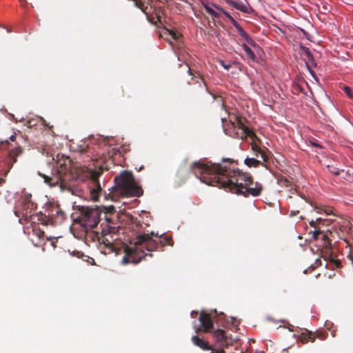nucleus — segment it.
<instances>
[{
  "mask_svg": "<svg viewBox=\"0 0 353 353\" xmlns=\"http://www.w3.org/2000/svg\"><path fill=\"white\" fill-rule=\"evenodd\" d=\"M191 172L208 185L222 188L239 195L252 177L250 173L239 168H232L219 163H206L202 160L194 161L190 165Z\"/></svg>",
  "mask_w": 353,
  "mask_h": 353,
  "instance_id": "nucleus-1",
  "label": "nucleus"
},
{
  "mask_svg": "<svg viewBox=\"0 0 353 353\" xmlns=\"http://www.w3.org/2000/svg\"><path fill=\"white\" fill-rule=\"evenodd\" d=\"M57 163L56 174L52 176L39 173L46 183L52 187L59 185L61 189L70 190L72 188L71 182L73 180L84 181L86 179H90L92 199L94 201L98 199L99 192L102 190L99 181L100 172L85 167L72 165L68 157L62 156L61 159H59Z\"/></svg>",
  "mask_w": 353,
  "mask_h": 353,
  "instance_id": "nucleus-2",
  "label": "nucleus"
},
{
  "mask_svg": "<svg viewBox=\"0 0 353 353\" xmlns=\"http://www.w3.org/2000/svg\"><path fill=\"white\" fill-rule=\"evenodd\" d=\"M172 245L173 241L171 236H159L154 232L150 234H139L134 239V243H131V245L125 244L123 245L125 256L123 257L122 262L124 264L130 262L137 264L146 256L152 257L151 252L159 248Z\"/></svg>",
  "mask_w": 353,
  "mask_h": 353,
  "instance_id": "nucleus-3",
  "label": "nucleus"
},
{
  "mask_svg": "<svg viewBox=\"0 0 353 353\" xmlns=\"http://www.w3.org/2000/svg\"><path fill=\"white\" fill-rule=\"evenodd\" d=\"M246 120L244 118L240 117H235L234 120L232 121V125L234 127L235 131V137L241 139H245L247 137H250L252 140L251 143L252 150L254 152L256 157H261L264 162H267L268 157L265 152L262 150L255 142L256 140L259 141L258 137L249 128L245 125Z\"/></svg>",
  "mask_w": 353,
  "mask_h": 353,
  "instance_id": "nucleus-4",
  "label": "nucleus"
},
{
  "mask_svg": "<svg viewBox=\"0 0 353 353\" xmlns=\"http://www.w3.org/2000/svg\"><path fill=\"white\" fill-rule=\"evenodd\" d=\"M116 187L119 192L126 196H141L143 190L136 183L133 175L124 171L114 178Z\"/></svg>",
  "mask_w": 353,
  "mask_h": 353,
  "instance_id": "nucleus-5",
  "label": "nucleus"
},
{
  "mask_svg": "<svg viewBox=\"0 0 353 353\" xmlns=\"http://www.w3.org/2000/svg\"><path fill=\"white\" fill-rule=\"evenodd\" d=\"M101 211L99 208H83L79 221L85 230L97 226L101 220Z\"/></svg>",
  "mask_w": 353,
  "mask_h": 353,
  "instance_id": "nucleus-6",
  "label": "nucleus"
},
{
  "mask_svg": "<svg viewBox=\"0 0 353 353\" xmlns=\"http://www.w3.org/2000/svg\"><path fill=\"white\" fill-rule=\"evenodd\" d=\"M185 66L188 68V72L190 75L192 76L191 78L192 81H195L194 83L198 84V86L199 88V91H195V94L197 96H201L203 94H210L213 99H221L220 97L216 95L215 94L212 93L208 88V86L205 82V81L203 79L202 75L199 72H195L197 75H196L194 73L192 72L190 67L185 64Z\"/></svg>",
  "mask_w": 353,
  "mask_h": 353,
  "instance_id": "nucleus-7",
  "label": "nucleus"
},
{
  "mask_svg": "<svg viewBox=\"0 0 353 353\" xmlns=\"http://www.w3.org/2000/svg\"><path fill=\"white\" fill-rule=\"evenodd\" d=\"M263 190V187L262 184L258 181H254L253 177H252L250 181L248 182V185H245L244 187L243 192L240 193L239 195H242L245 197L249 196L255 197L261 195Z\"/></svg>",
  "mask_w": 353,
  "mask_h": 353,
  "instance_id": "nucleus-8",
  "label": "nucleus"
},
{
  "mask_svg": "<svg viewBox=\"0 0 353 353\" xmlns=\"http://www.w3.org/2000/svg\"><path fill=\"white\" fill-rule=\"evenodd\" d=\"M322 221V218H317L314 221L312 220L311 221H310V226L314 228V230L313 232H311L310 233L312 234V237L315 240L317 239L320 235H321V239L324 242L323 246L325 248H328L331 245V243L328 239V236L325 233L319 230V222Z\"/></svg>",
  "mask_w": 353,
  "mask_h": 353,
  "instance_id": "nucleus-9",
  "label": "nucleus"
},
{
  "mask_svg": "<svg viewBox=\"0 0 353 353\" xmlns=\"http://www.w3.org/2000/svg\"><path fill=\"white\" fill-rule=\"evenodd\" d=\"M322 221V218H317L314 221L312 220L311 221H310V226L314 228V230L313 232H311L310 233L312 234V237L315 240L317 239L320 235H321V239L324 242L323 246L325 248H328L331 245V243L328 239V236L325 233L319 230V222Z\"/></svg>",
  "mask_w": 353,
  "mask_h": 353,
  "instance_id": "nucleus-10",
  "label": "nucleus"
},
{
  "mask_svg": "<svg viewBox=\"0 0 353 353\" xmlns=\"http://www.w3.org/2000/svg\"><path fill=\"white\" fill-rule=\"evenodd\" d=\"M216 342V346L227 348L233 343V339L228 336L225 330L219 329L211 332Z\"/></svg>",
  "mask_w": 353,
  "mask_h": 353,
  "instance_id": "nucleus-11",
  "label": "nucleus"
},
{
  "mask_svg": "<svg viewBox=\"0 0 353 353\" xmlns=\"http://www.w3.org/2000/svg\"><path fill=\"white\" fill-rule=\"evenodd\" d=\"M199 321L205 332H211L214 326L212 320L209 314L204 311L201 312Z\"/></svg>",
  "mask_w": 353,
  "mask_h": 353,
  "instance_id": "nucleus-12",
  "label": "nucleus"
},
{
  "mask_svg": "<svg viewBox=\"0 0 353 353\" xmlns=\"http://www.w3.org/2000/svg\"><path fill=\"white\" fill-rule=\"evenodd\" d=\"M23 152V149L21 146L18 145L15 147L14 149L10 150L8 154V165L9 168H12L13 164L17 161V158L19 155H20Z\"/></svg>",
  "mask_w": 353,
  "mask_h": 353,
  "instance_id": "nucleus-13",
  "label": "nucleus"
},
{
  "mask_svg": "<svg viewBox=\"0 0 353 353\" xmlns=\"http://www.w3.org/2000/svg\"><path fill=\"white\" fill-rule=\"evenodd\" d=\"M192 341L193 344L203 350H209L212 349V345L208 343V341H205L202 338H199L198 336H192Z\"/></svg>",
  "mask_w": 353,
  "mask_h": 353,
  "instance_id": "nucleus-14",
  "label": "nucleus"
},
{
  "mask_svg": "<svg viewBox=\"0 0 353 353\" xmlns=\"http://www.w3.org/2000/svg\"><path fill=\"white\" fill-rule=\"evenodd\" d=\"M237 32L246 41V42L252 46L255 47L256 46L254 41L250 37V35L241 28V26L239 25L236 28Z\"/></svg>",
  "mask_w": 353,
  "mask_h": 353,
  "instance_id": "nucleus-15",
  "label": "nucleus"
},
{
  "mask_svg": "<svg viewBox=\"0 0 353 353\" xmlns=\"http://www.w3.org/2000/svg\"><path fill=\"white\" fill-rule=\"evenodd\" d=\"M225 1L227 4L234 8L238 10H240L245 13L248 12L247 7L245 5L242 4L241 3L239 2L238 0H225Z\"/></svg>",
  "mask_w": 353,
  "mask_h": 353,
  "instance_id": "nucleus-16",
  "label": "nucleus"
},
{
  "mask_svg": "<svg viewBox=\"0 0 353 353\" xmlns=\"http://www.w3.org/2000/svg\"><path fill=\"white\" fill-rule=\"evenodd\" d=\"M244 163L248 166V167H254V168H256L259 165H262V166H264V163H261V161L259 160H257L254 158H249V157H247L245 160H244Z\"/></svg>",
  "mask_w": 353,
  "mask_h": 353,
  "instance_id": "nucleus-17",
  "label": "nucleus"
},
{
  "mask_svg": "<svg viewBox=\"0 0 353 353\" xmlns=\"http://www.w3.org/2000/svg\"><path fill=\"white\" fill-rule=\"evenodd\" d=\"M50 216L52 218L57 217L60 221L65 219L64 212L59 208L52 209L50 212Z\"/></svg>",
  "mask_w": 353,
  "mask_h": 353,
  "instance_id": "nucleus-18",
  "label": "nucleus"
},
{
  "mask_svg": "<svg viewBox=\"0 0 353 353\" xmlns=\"http://www.w3.org/2000/svg\"><path fill=\"white\" fill-rule=\"evenodd\" d=\"M242 48H243L245 52L246 53L247 57L252 61L256 60V56L252 49L245 43L242 44Z\"/></svg>",
  "mask_w": 353,
  "mask_h": 353,
  "instance_id": "nucleus-19",
  "label": "nucleus"
},
{
  "mask_svg": "<svg viewBox=\"0 0 353 353\" xmlns=\"http://www.w3.org/2000/svg\"><path fill=\"white\" fill-rule=\"evenodd\" d=\"M215 8L221 11L225 16L230 20L231 23L235 27V28L239 26V23L227 12L224 11L222 8L215 6Z\"/></svg>",
  "mask_w": 353,
  "mask_h": 353,
  "instance_id": "nucleus-20",
  "label": "nucleus"
},
{
  "mask_svg": "<svg viewBox=\"0 0 353 353\" xmlns=\"http://www.w3.org/2000/svg\"><path fill=\"white\" fill-rule=\"evenodd\" d=\"M301 50L302 53L306 56L308 61H310V62L313 61L314 59H313L312 54L308 48L301 46Z\"/></svg>",
  "mask_w": 353,
  "mask_h": 353,
  "instance_id": "nucleus-21",
  "label": "nucleus"
},
{
  "mask_svg": "<svg viewBox=\"0 0 353 353\" xmlns=\"http://www.w3.org/2000/svg\"><path fill=\"white\" fill-rule=\"evenodd\" d=\"M24 205L28 209H34L36 208V205L31 201V196H26L23 199Z\"/></svg>",
  "mask_w": 353,
  "mask_h": 353,
  "instance_id": "nucleus-22",
  "label": "nucleus"
},
{
  "mask_svg": "<svg viewBox=\"0 0 353 353\" xmlns=\"http://www.w3.org/2000/svg\"><path fill=\"white\" fill-rule=\"evenodd\" d=\"M203 7H204L205 11L208 14H210L212 17L219 18V17H220L219 14L218 12H216V11H214L212 7H210V6H208L207 4H204Z\"/></svg>",
  "mask_w": 353,
  "mask_h": 353,
  "instance_id": "nucleus-23",
  "label": "nucleus"
},
{
  "mask_svg": "<svg viewBox=\"0 0 353 353\" xmlns=\"http://www.w3.org/2000/svg\"><path fill=\"white\" fill-rule=\"evenodd\" d=\"M102 243L105 245L106 248H110L112 251H115L116 249L114 244L109 241L107 239H103Z\"/></svg>",
  "mask_w": 353,
  "mask_h": 353,
  "instance_id": "nucleus-24",
  "label": "nucleus"
},
{
  "mask_svg": "<svg viewBox=\"0 0 353 353\" xmlns=\"http://www.w3.org/2000/svg\"><path fill=\"white\" fill-rule=\"evenodd\" d=\"M109 154H110V156L113 157L114 156H117V154L121 155V152L117 148H112L110 150Z\"/></svg>",
  "mask_w": 353,
  "mask_h": 353,
  "instance_id": "nucleus-25",
  "label": "nucleus"
},
{
  "mask_svg": "<svg viewBox=\"0 0 353 353\" xmlns=\"http://www.w3.org/2000/svg\"><path fill=\"white\" fill-rule=\"evenodd\" d=\"M216 347H217V348L215 349L212 345V349L210 350H211L210 353H225L224 347H221L220 346H216Z\"/></svg>",
  "mask_w": 353,
  "mask_h": 353,
  "instance_id": "nucleus-26",
  "label": "nucleus"
},
{
  "mask_svg": "<svg viewBox=\"0 0 353 353\" xmlns=\"http://www.w3.org/2000/svg\"><path fill=\"white\" fill-rule=\"evenodd\" d=\"M344 92H345V94L351 99L353 98V95H352V89L348 87V86H345L344 87Z\"/></svg>",
  "mask_w": 353,
  "mask_h": 353,
  "instance_id": "nucleus-27",
  "label": "nucleus"
},
{
  "mask_svg": "<svg viewBox=\"0 0 353 353\" xmlns=\"http://www.w3.org/2000/svg\"><path fill=\"white\" fill-rule=\"evenodd\" d=\"M106 212L104 213H107L108 214H112L115 212V208L113 205H110L108 208H105Z\"/></svg>",
  "mask_w": 353,
  "mask_h": 353,
  "instance_id": "nucleus-28",
  "label": "nucleus"
},
{
  "mask_svg": "<svg viewBox=\"0 0 353 353\" xmlns=\"http://www.w3.org/2000/svg\"><path fill=\"white\" fill-rule=\"evenodd\" d=\"M323 211L326 214H331L332 213V210L330 207H325L323 209H321V212ZM320 212V211H319Z\"/></svg>",
  "mask_w": 353,
  "mask_h": 353,
  "instance_id": "nucleus-29",
  "label": "nucleus"
},
{
  "mask_svg": "<svg viewBox=\"0 0 353 353\" xmlns=\"http://www.w3.org/2000/svg\"><path fill=\"white\" fill-rule=\"evenodd\" d=\"M330 223V220L329 219H323L322 222H319V230H321V225H328Z\"/></svg>",
  "mask_w": 353,
  "mask_h": 353,
  "instance_id": "nucleus-30",
  "label": "nucleus"
},
{
  "mask_svg": "<svg viewBox=\"0 0 353 353\" xmlns=\"http://www.w3.org/2000/svg\"><path fill=\"white\" fill-rule=\"evenodd\" d=\"M109 215L110 214H108L107 213H104V219L108 223H110L112 222L111 218L109 216Z\"/></svg>",
  "mask_w": 353,
  "mask_h": 353,
  "instance_id": "nucleus-31",
  "label": "nucleus"
},
{
  "mask_svg": "<svg viewBox=\"0 0 353 353\" xmlns=\"http://www.w3.org/2000/svg\"><path fill=\"white\" fill-rule=\"evenodd\" d=\"M353 264V248L350 250V252L347 256Z\"/></svg>",
  "mask_w": 353,
  "mask_h": 353,
  "instance_id": "nucleus-32",
  "label": "nucleus"
},
{
  "mask_svg": "<svg viewBox=\"0 0 353 353\" xmlns=\"http://www.w3.org/2000/svg\"><path fill=\"white\" fill-rule=\"evenodd\" d=\"M321 265V260L320 259H317L315 262V265H312V270H314L316 267L319 266Z\"/></svg>",
  "mask_w": 353,
  "mask_h": 353,
  "instance_id": "nucleus-33",
  "label": "nucleus"
},
{
  "mask_svg": "<svg viewBox=\"0 0 353 353\" xmlns=\"http://www.w3.org/2000/svg\"><path fill=\"white\" fill-rule=\"evenodd\" d=\"M221 65L226 70H228L231 67L230 64H225L223 61H221Z\"/></svg>",
  "mask_w": 353,
  "mask_h": 353,
  "instance_id": "nucleus-34",
  "label": "nucleus"
},
{
  "mask_svg": "<svg viewBox=\"0 0 353 353\" xmlns=\"http://www.w3.org/2000/svg\"><path fill=\"white\" fill-rule=\"evenodd\" d=\"M222 161L223 162H228V163H230V164L234 163V161H233L232 159H222Z\"/></svg>",
  "mask_w": 353,
  "mask_h": 353,
  "instance_id": "nucleus-35",
  "label": "nucleus"
},
{
  "mask_svg": "<svg viewBox=\"0 0 353 353\" xmlns=\"http://www.w3.org/2000/svg\"><path fill=\"white\" fill-rule=\"evenodd\" d=\"M16 139V134H13L10 137V140L12 141H14Z\"/></svg>",
  "mask_w": 353,
  "mask_h": 353,
  "instance_id": "nucleus-36",
  "label": "nucleus"
},
{
  "mask_svg": "<svg viewBox=\"0 0 353 353\" xmlns=\"http://www.w3.org/2000/svg\"><path fill=\"white\" fill-rule=\"evenodd\" d=\"M335 264H336V266L337 268H340L341 266V262L339 261H338V260L335 261Z\"/></svg>",
  "mask_w": 353,
  "mask_h": 353,
  "instance_id": "nucleus-37",
  "label": "nucleus"
},
{
  "mask_svg": "<svg viewBox=\"0 0 353 353\" xmlns=\"http://www.w3.org/2000/svg\"><path fill=\"white\" fill-rule=\"evenodd\" d=\"M332 172H333L335 175H339L340 174L339 171H336V170H331Z\"/></svg>",
  "mask_w": 353,
  "mask_h": 353,
  "instance_id": "nucleus-38",
  "label": "nucleus"
},
{
  "mask_svg": "<svg viewBox=\"0 0 353 353\" xmlns=\"http://www.w3.org/2000/svg\"><path fill=\"white\" fill-rule=\"evenodd\" d=\"M109 232H110L109 230H105L103 228L102 229V233L103 234H105V233Z\"/></svg>",
  "mask_w": 353,
  "mask_h": 353,
  "instance_id": "nucleus-39",
  "label": "nucleus"
},
{
  "mask_svg": "<svg viewBox=\"0 0 353 353\" xmlns=\"http://www.w3.org/2000/svg\"><path fill=\"white\" fill-rule=\"evenodd\" d=\"M197 313H198L197 312L192 311L191 313V315L192 317H194V315L196 314Z\"/></svg>",
  "mask_w": 353,
  "mask_h": 353,
  "instance_id": "nucleus-40",
  "label": "nucleus"
},
{
  "mask_svg": "<svg viewBox=\"0 0 353 353\" xmlns=\"http://www.w3.org/2000/svg\"><path fill=\"white\" fill-rule=\"evenodd\" d=\"M171 34H172V37H173L174 39H176V34L175 32H172Z\"/></svg>",
  "mask_w": 353,
  "mask_h": 353,
  "instance_id": "nucleus-41",
  "label": "nucleus"
},
{
  "mask_svg": "<svg viewBox=\"0 0 353 353\" xmlns=\"http://www.w3.org/2000/svg\"><path fill=\"white\" fill-rule=\"evenodd\" d=\"M313 145H314V146H319V144H318V143H313Z\"/></svg>",
  "mask_w": 353,
  "mask_h": 353,
  "instance_id": "nucleus-42",
  "label": "nucleus"
},
{
  "mask_svg": "<svg viewBox=\"0 0 353 353\" xmlns=\"http://www.w3.org/2000/svg\"><path fill=\"white\" fill-rule=\"evenodd\" d=\"M143 166H141V167L139 168V170L140 171L141 170H142V169H143Z\"/></svg>",
  "mask_w": 353,
  "mask_h": 353,
  "instance_id": "nucleus-43",
  "label": "nucleus"
},
{
  "mask_svg": "<svg viewBox=\"0 0 353 353\" xmlns=\"http://www.w3.org/2000/svg\"><path fill=\"white\" fill-rule=\"evenodd\" d=\"M295 213H292V212L290 213V215H294Z\"/></svg>",
  "mask_w": 353,
  "mask_h": 353,
  "instance_id": "nucleus-44",
  "label": "nucleus"
},
{
  "mask_svg": "<svg viewBox=\"0 0 353 353\" xmlns=\"http://www.w3.org/2000/svg\"><path fill=\"white\" fill-rule=\"evenodd\" d=\"M21 1H25L26 0H20Z\"/></svg>",
  "mask_w": 353,
  "mask_h": 353,
  "instance_id": "nucleus-45",
  "label": "nucleus"
}]
</instances>
